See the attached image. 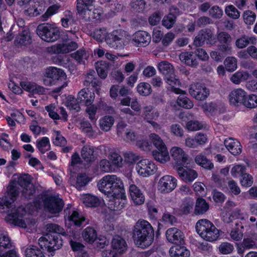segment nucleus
Segmentation results:
<instances>
[{
	"label": "nucleus",
	"mask_w": 257,
	"mask_h": 257,
	"mask_svg": "<svg viewBox=\"0 0 257 257\" xmlns=\"http://www.w3.org/2000/svg\"><path fill=\"white\" fill-rule=\"evenodd\" d=\"M32 183L31 176L28 174L21 175L18 181H12L7 188V194L0 198V212L9 213L6 217V221L10 224L17 225L22 228L27 227L25 221L21 218L26 214V210L24 207L19 206L17 209L13 208L14 203L20 191L18 185L25 187Z\"/></svg>",
	"instance_id": "nucleus-1"
},
{
	"label": "nucleus",
	"mask_w": 257,
	"mask_h": 257,
	"mask_svg": "<svg viewBox=\"0 0 257 257\" xmlns=\"http://www.w3.org/2000/svg\"><path fill=\"white\" fill-rule=\"evenodd\" d=\"M133 238L139 247L145 248L150 246L154 238V230L151 224L145 220H139L133 229Z\"/></svg>",
	"instance_id": "nucleus-2"
},
{
	"label": "nucleus",
	"mask_w": 257,
	"mask_h": 257,
	"mask_svg": "<svg viewBox=\"0 0 257 257\" xmlns=\"http://www.w3.org/2000/svg\"><path fill=\"white\" fill-rule=\"evenodd\" d=\"M97 186L99 190L107 196H121V191L124 190L122 181L116 175L104 176L99 180Z\"/></svg>",
	"instance_id": "nucleus-3"
},
{
	"label": "nucleus",
	"mask_w": 257,
	"mask_h": 257,
	"mask_svg": "<svg viewBox=\"0 0 257 257\" xmlns=\"http://www.w3.org/2000/svg\"><path fill=\"white\" fill-rule=\"evenodd\" d=\"M196 229L199 235L204 239L213 241L219 236V230L207 219H201L196 224Z\"/></svg>",
	"instance_id": "nucleus-4"
},
{
	"label": "nucleus",
	"mask_w": 257,
	"mask_h": 257,
	"mask_svg": "<svg viewBox=\"0 0 257 257\" xmlns=\"http://www.w3.org/2000/svg\"><path fill=\"white\" fill-rule=\"evenodd\" d=\"M62 242V239L59 235L52 236L48 234L41 237L38 242L41 248L52 253L61 248Z\"/></svg>",
	"instance_id": "nucleus-5"
},
{
	"label": "nucleus",
	"mask_w": 257,
	"mask_h": 257,
	"mask_svg": "<svg viewBox=\"0 0 257 257\" xmlns=\"http://www.w3.org/2000/svg\"><path fill=\"white\" fill-rule=\"evenodd\" d=\"M37 33L42 40L48 42H52L59 37L60 32L56 27L49 24H42L38 26Z\"/></svg>",
	"instance_id": "nucleus-6"
},
{
	"label": "nucleus",
	"mask_w": 257,
	"mask_h": 257,
	"mask_svg": "<svg viewBox=\"0 0 257 257\" xmlns=\"http://www.w3.org/2000/svg\"><path fill=\"white\" fill-rule=\"evenodd\" d=\"M46 76L49 78L56 81L60 86L55 89L54 92L58 93L62 88L67 86V76L65 73L61 69L56 67H49L46 71Z\"/></svg>",
	"instance_id": "nucleus-7"
},
{
	"label": "nucleus",
	"mask_w": 257,
	"mask_h": 257,
	"mask_svg": "<svg viewBox=\"0 0 257 257\" xmlns=\"http://www.w3.org/2000/svg\"><path fill=\"white\" fill-rule=\"evenodd\" d=\"M127 34L122 30L113 31L107 35L106 39L107 43L113 48H122L125 45Z\"/></svg>",
	"instance_id": "nucleus-8"
},
{
	"label": "nucleus",
	"mask_w": 257,
	"mask_h": 257,
	"mask_svg": "<svg viewBox=\"0 0 257 257\" xmlns=\"http://www.w3.org/2000/svg\"><path fill=\"white\" fill-rule=\"evenodd\" d=\"M45 209L48 212L55 214L60 212L64 206L63 200L56 196H48L44 200Z\"/></svg>",
	"instance_id": "nucleus-9"
},
{
	"label": "nucleus",
	"mask_w": 257,
	"mask_h": 257,
	"mask_svg": "<svg viewBox=\"0 0 257 257\" xmlns=\"http://www.w3.org/2000/svg\"><path fill=\"white\" fill-rule=\"evenodd\" d=\"M189 93L196 99L202 101L206 99L210 91L204 84L196 83L190 85Z\"/></svg>",
	"instance_id": "nucleus-10"
},
{
	"label": "nucleus",
	"mask_w": 257,
	"mask_h": 257,
	"mask_svg": "<svg viewBox=\"0 0 257 257\" xmlns=\"http://www.w3.org/2000/svg\"><path fill=\"white\" fill-rule=\"evenodd\" d=\"M136 169L139 175L143 177H148L155 172L156 166L152 161L143 159L137 164Z\"/></svg>",
	"instance_id": "nucleus-11"
},
{
	"label": "nucleus",
	"mask_w": 257,
	"mask_h": 257,
	"mask_svg": "<svg viewBox=\"0 0 257 257\" xmlns=\"http://www.w3.org/2000/svg\"><path fill=\"white\" fill-rule=\"evenodd\" d=\"M205 41L207 44L211 45H214L216 42L213 34L210 30L200 31L194 39V45L196 47H200Z\"/></svg>",
	"instance_id": "nucleus-12"
},
{
	"label": "nucleus",
	"mask_w": 257,
	"mask_h": 257,
	"mask_svg": "<svg viewBox=\"0 0 257 257\" xmlns=\"http://www.w3.org/2000/svg\"><path fill=\"white\" fill-rule=\"evenodd\" d=\"M177 186V180L170 175L162 177L158 183V189L161 192L168 193L172 191Z\"/></svg>",
	"instance_id": "nucleus-13"
},
{
	"label": "nucleus",
	"mask_w": 257,
	"mask_h": 257,
	"mask_svg": "<svg viewBox=\"0 0 257 257\" xmlns=\"http://www.w3.org/2000/svg\"><path fill=\"white\" fill-rule=\"evenodd\" d=\"M61 23L62 26L64 28H69L70 26L73 27V29L71 28L70 30H68V34H67V37L69 36L71 39H73V38L71 37V35H72L74 37H76L75 23L73 14L70 11H66L65 12V16L61 19Z\"/></svg>",
	"instance_id": "nucleus-14"
},
{
	"label": "nucleus",
	"mask_w": 257,
	"mask_h": 257,
	"mask_svg": "<svg viewBox=\"0 0 257 257\" xmlns=\"http://www.w3.org/2000/svg\"><path fill=\"white\" fill-rule=\"evenodd\" d=\"M124 190L121 191V196L117 195H111V197L109 199L108 202V207L112 210H120L122 209L125 204V196L124 193Z\"/></svg>",
	"instance_id": "nucleus-15"
},
{
	"label": "nucleus",
	"mask_w": 257,
	"mask_h": 257,
	"mask_svg": "<svg viewBox=\"0 0 257 257\" xmlns=\"http://www.w3.org/2000/svg\"><path fill=\"white\" fill-rule=\"evenodd\" d=\"M167 240L172 243L182 244L184 241V234L179 229L173 227L168 229L166 232Z\"/></svg>",
	"instance_id": "nucleus-16"
},
{
	"label": "nucleus",
	"mask_w": 257,
	"mask_h": 257,
	"mask_svg": "<svg viewBox=\"0 0 257 257\" xmlns=\"http://www.w3.org/2000/svg\"><path fill=\"white\" fill-rule=\"evenodd\" d=\"M228 97L231 104L239 106L243 104L246 98V92L241 88L235 89L231 91Z\"/></svg>",
	"instance_id": "nucleus-17"
},
{
	"label": "nucleus",
	"mask_w": 257,
	"mask_h": 257,
	"mask_svg": "<svg viewBox=\"0 0 257 257\" xmlns=\"http://www.w3.org/2000/svg\"><path fill=\"white\" fill-rule=\"evenodd\" d=\"M151 35L147 32L139 31L136 32L133 37V42L137 46H146L150 43Z\"/></svg>",
	"instance_id": "nucleus-18"
},
{
	"label": "nucleus",
	"mask_w": 257,
	"mask_h": 257,
	"mask_svg": "<svg viewBox=\"0 0 257 257\" xmlns=\"http://www.w3.org/2000/svg\"><path fill=\"white\" fill-rule=\"evenodd\" d=\"M172 157L178 165H183L188 160V155L178 147H174L170 150Z\"/></svg>",
	"instance_id": "nucleus-19"
},
{
	"label": "nucleus",
	"mask_w": 257,
	"mask_h": 257,
	"mask_svg": "<svg viewBox=\"0 0 257 257\" xmlns=\"http://www.w3.org/2000/svg\"><path fill=\"white\" fill-rule=\"evenodd\" d=\"M224 144L228 151L234 156L238 155L242 152L240 142L234 139L229 138L225 140Z\"/></svg>",
	"instance_id": "nucleus-20"
},
{
	"label": "nucleus",
	"mask_w": 257,
	"mask_h": 257,
	"mask_svg": "<svg viewBox=\"0 0 257 257\" xmlns=\"http://www.w3.org/2000/svg\"><path fill=\"white\" fill-rule=\"evenodd\" d=\"M177 171L179 176L186 182H191L198 176L197 173L194 170L184 168L182 167L177 168Z\"/></svg>",
	"instance_id": "nucleus-21"
},
{
	"label": "nucleus",
	"mask_w": 257,
	"mask_h": 257,
	"mask_svg": "<svg viewBox=\"0 0 257 257\" xmlns=\"http://www.w3.org/2000/svg\"><path fill=\"white\" fill-rule=\"evenodd\" d=\"M77 98L79 103H83L85 105H90L94 100L95 94L90 92L88 88H83L78 92Z\"/></svg>",
	"instance_id": "nucleus-22"
},
{
	"label": "nucleus",
	"mask_w": 257,
	"mask_h": 257,
	"mask_svg": "<svg viewBox=\"0 0 257 257\" xmlns=\"http://www.w3.org/2000/svg\"><path fill=\"white\" fill-rule=\"evenodd\" d=\"M83 84L86 87H92L96 88L101 85V81L97 78L96 72L93 70H89L85 75Z\"/></svg>",
	"instance_id": "nucleus-23"
},
{
	"label": "nucleus",
	"mask_w": 257,
	"mask_h": 257,
	"mask_svg": "<svg viewBox=\"0 0 257 257\" xmlns=\"http://www.w3.org/2000/svg\"><path fill=\"white\" fill-rule=\"evenodd\" d=\"M129 192L134 203L137 205H141L144 203L145 196L139 188L134 184L130 186Z\"/></svg>",
	"instance_id": "nucleus-24"
},
{
	"label": "nucleus",
	"mask_w": 257,
	"mask_h": 257,
	"mask_svg": "<svg viewBox=\"0 0 257 257\" xmlns=\"http://www.w3.org/2000/svg\"><path fill=\"white\" fill-rule=\"evenodd\" d=\"M165 80L167 84L171 86V91L176 94H181L183 91L175 86H179L180 81L175 75L174 71L164 76Z\"/></svg>",
	"instance_id": "nucleus-25"
},
{
	"label": "nucleus",
	"mask_w": 257,
	"mask_h": 257,
	"mask_svg": "<svg viewBox=\"0 0 257 257\" xmlns=\"http://www.w3.org/2000/svg\"><path fill=\"white\" fill-rule=\"evenodd\" d=\"M179 58L181 62L191 67H195L198 64L196 55L191 52L182 53L179 55Z\"/></svg>",
	"instance_id": "nucleus-26"
},
{
	"label": "nucleus",
	"mask_w": 257,
	"mask_h": 257,
	"mask_svg": "<svg viewBox=\"0 0 257 257\" xmlns=\"http://www.w3.org/2000/svg\"><path fill=\"white\" fill-rule=\"evenodd\" d=\"M111 245L119 253H123L127 249V244L125 240L120 236H115L111 242Z\"/></svg>",
	"instance_id": "nucleus-27"
},
{
	"label": "nucleus",
	"mask_w": 257,
	"mask_h": 257,
	"mask_svg": "<svg viewBox=\"0 0 257 257\" xmlns=\"http://www.w3.org/2000/svg\"><path fill=\"white\" fill-rule=\"evenodd\" d=\"M171 257H189L190 251L184 246L178 245L172 246L169 250Z\"/></svg>",
	"instance_id": "nucleus-28"
},
{
	"label": "nucleus",
	"mask_w": 257,
	"mask_h": 257,
	"mask_svg": "<svg viewBox=\"0 0 257 257\" xmlns=\"http://www.w3.org/2000/svg\"><path fill=\"white\" fill-rule=\"evenodd\" d=\"M32 43V38L29 31L24 30L19 33L15 40L16 45L27 46Z\"/></svg>",
	"instance_id": "nucleus-29"
},
{
	"label": "nucleus",
	"mask_w": 257,
	"mask_h": 257,
	"mask_svg": "<svg viewBox=\"0 0 257 257\" xmlns=\"http://www.w3.org/2000/svg\"><path fill=\"white\" fill-rule=\"evenodd\" d=\"M152 154L154 158L161 163H165L170 160L167 148L154 150L152 151Z\"/></svg>",
	"instance_id": "nucleus-30"
},
{
	"label": "nucleus",
	"mask_w": 257,
	"mask_h": 257,
	"mask_svg": "<svg viewBox=\"0 0 257 257\" xmlns=\"http://www.w3.org/2000/svg\"><path fill=\"white\" fill-rule=\"evenodd\" d=\"M81 156L84 161L87 163L94 161L95 157L93 148L90 146H84L81 150Z\"/></svg>",
	"instance_id": "nucleus-31"
},
{
	"label": "nucleus",
	"mask_w": 257,
	"mask_h": 257,
	"mask_svg": "<svg viewBox=\"0 0 257 257\" xmlns=\"http://www.w3.org/2000/svg\"><path fill=\"white\" fill-rule=\"evenodd\" d=\"M82 235L83 239L89 243L94 242L97 237L96 231L91 227H86L83 231Z\"/></svg>",
	"instance_id": "nucleus-32"
},
{
	"label": "nucleus",
	"mask_w": 257,
	"mask_h": 257,
	"mask_svg": "<svg viewBox=\"0 0 257 257\" xmlns=\"http://www.w3.org/2000/svg\"><path fill=\"white\" fill-rule=\"evenodd\" d=\"M93 0H77L76 10L79 15H85L90 11L89 7L92 6Z\"/></svg>",
	"instance_id": "nucleus-33"
},
{
	"label": "nucleus",
	"mask_w": 257,
	"mask_h": 257,
	"mask_svg": "<svg viewBox=\"0 0 257 257\" xmlns=\"http://www.w3.org/2000/svg\"><path fill=\"white\" fill-rule=\"evenodd\" d=\"M195 162L199 165L207 170H211L214 165L213 163L202 154L197 155L195 158Z\"/></svg>",
	"instance_id": "nucleus-34"
},
{
	"label": "nucleus",
	"mask_w": 257,
	"mask_h": 257,
	"mask_svg": "<svg viewBox=\"0 0 257 257\" xmlns=\"http://www.w3.org/2000/svg\"><path fill=\"white\" fill-rule=\"evenodd\" d=\"M114 122V118L109 115H106L99 120V126L100 128L105 132L110 130Z\"/></svg>",
	"instance_id": "nucleus-35"
},
{
	"label": "nucleus",
	"mask_w": 257,
	"mask_h": 257,
	"mask_svg": "<svg viewBox=\"0 0 257 257\" xmlns=\"http://www.w3.org/2000/svg\"><path fill=\"white\" fill-rule=\"evenodd\" d=\"M109 64L105 61H100L96 63V70L99 77L105 79L107 76Z\"/></svg>",
	"instance_id": "nucleus-36"
},
{
	"label": "nucleus",
	"mask_w": 257,
	"mask_h": 257,
	"mask_svg": "<svg viewBox=\"0 0 257 257\" xmlns=\"http://www.w3.org/2000/svg\"><path fill=\"white\" fill-rule=\"evenodd\" d=\"M249 75L247 72L237 71L232 75L230 81L234 84H238L248 79Z\"/></svg>",
	"instance_id": "nucleus-37"
},
{
	"label": "nucleus",
	"mask_w": 257,
	"mask_h": 257,
	"mask_svg": "<svg viewBox=\"0 0 257 257\" xmlns=\"http://www.w3.org/2000/svg\"><path fill=\"white\" fill-rule=\"evenodd\" d=\"M209 208V205L206 201L202 198L197 200L195 208V213L196 215L202 214L206 212Z\"/></svg>",
	"instance_id": "nucleus-38"
},
{
	"label": "nucleus",
	"mask_w": 257,
	"mask_h": 257,
	"mask_svg": "<svg viewBox=\"0 0 257 257\" xmlns=\"http://www.w3.org/2000/svg\"><path fill=\"white\" fill-rule=\"evenodd\" d=\"M26 257H45L42 251L35 245H30L25 251Z\"/></svg>",
	"instance_id": "nucleus-39"
},
{
	"label": "nucleus",
	"mask_w": 257,
	"mask_h": 257,
	"mask_svg": "<svg viewBox=\"0 0 257 257\" xmlns=\"http://www.w3.org/2000/svg\"><path fill=\"white\" fill-rule=\"evenodd\" d=\"M130 5L132 11L142 13L146 9V2L145 0H132Z\"/></svg>",
	"instance_id": "nucleus-40"
},
{
	"label": "nucleus",
	"mask_w": 257,
	"mask_h": 257,
	"mask_svg": "<svg viewBox=\"0 0 257 257\" xmlns=\"http://www.w3.org/2000/svg\"><path fill=\"white\" fill-rule=\"evenodd\" d=\"M82 202L87 207H97L99 205V200L96 197L86 194L83 196Z\"/></svg>",
	"instance_id": "nucleus-41"
},
{
	"label": "nucleus",
	"mask_w": 257,
	"mask_h": 257,
	"mask_svg": "<svg viewBox=\"0 0 257 257\" xmlns=\"http://www.w3.org/2000/svg\"><path fill=\"white\" fill-rule=\"evenodd\" d=\"M193 200L191 198H186L180 206L179 211L182 214H188L193 209Z\"/></svg>",
	"instance_id": "nucleus-42"
},
{
	"label": "nucleus",
	"mask_w": 257,
	"mask_h": 257,
	"mask_svg": "<svg viewBox=\"0 0 257 257\" xmlns=\"http://www.w3.org/2000/svg\"><path fill=\"white\" fill-rule=\"evenodd\" d=\"M46 229L47 231L61 234L64 236L67 235L64 228L60 225L55 223H48L46 225Z\"/></svg>",
	"instance_id": "nucleus-43"
},
{
	"label": "nucleus",
	"mask_w": 257,
	"mask_h": 257,
	"mask_svg": "<svg viewBox=\"0 0 257 257\" xmlns=\"http://www.w3.org/2000/svg\"><path fill=\"white\" fill-rule=\"evenodd\" d=\"M255 41V38L253 37L243 36L236 41L235 44L238 48H243L249 43L254 44Z\"/></svg>",
	"instance_id": "nucleus-44"
},
{
	"label": "nucleus",
	"mask_w": 257,
	"mask_h": 257,
	"mask_svg": "<svg viewBox=\"0 0 257 257\" xmlns=\"http://www.w3.org/2000/svg\"><path fill=\"white\" fill-rule=\"evenodd\" d=\"M150 139L152 143H153L156 148L157 150L167 148L163 141L159 135L154 133L151 134L150 135Z\"/></svg>",
	"instance_id": "nucleus-45"
},
{
	"label": "nucleus",
	"mask_w": 257,
	"mask_h": 257,
	"mask_svg": "<svg viewBox=\"0 0 257 257\" xmlns=\"http://www.w3.org/2000/svg\"><path fill=\"white\" fill-rule=\"evenodd\" d=\"M158 68L159 71L164 76L174 71L173 65L166 61L160 62L158 65Z\"/></svg>",
	"instance_id": "nucleus-46"
},
{
	"label": "nucleus",
	"mask_w": 257,
	"mask_h": 257,
	"mask_svg": "<svg viewBox=\"0 0 257 257\" xmlns=\"http://www.w3.org/2000/svg\"><path fill=\"white\" fill-rule=\"evenodd\" d=\"M178 105L186 109H190L193 106L192 101L184 95H180L177 100Z\"/></svg>",
	"instance_id": "nucleus-47"
},
{
	"label": "nucleus",
	"mask_w": 257,
	"mask_h": 257,
	"mask_svg": "<svg viewBox=\"0 0 257 257\" xmlns=\"http://www.w3.org/2000/svg\"><path fill=\"white\" fill-rule=\"evenodd\" d=\"M37 147L39 150L44 154L50 148V142L47 137H43L41 140L37 141Z\"/></svg>",
	"instance_id": "nucleus-48"
},
{
	"label": "nucleus",
	"mask_w": 257,
	"mask_h": 257,
	"mask_svg": "<svg viewBox=\"0 0 257 257\" xmlns=\"http://www.w3.org/2000/svg\"><path fill=\"white\" fill-rule=\"evenodd\" d=\"M224 64L228 71L233 72L237 68V60L235 57H227L224 60Z\"/></svg>",
	"instance_id": "nucleus-49"
},
{
	"label": "nucleus",
	"mask_w": 257,
	"mask_h": 257,
	"mask_svg": "<svg viewBox=\"0 0 257 257\" xmlns=\"http://www.w3.org/2000/svg\"><path fill=\"white\" fill-rule=\"evenodd\" d=\"M225 13L228 17L232 19L236 20L240 17V12L233 5H229L226 7Z\"/></svg>",
	"instance_id": "nucleus-50"
},
{
	"label": "nucleus",
	"mask_w": 257,
	"mask_h": 257,
	"mask_svg": "<svg viewBox=\"0 0 257 257\" xmlns=\"http://www.w3.org/2000/svg\"><path fill=\"white\" fill-rule=\"evenodd\" d=\"M139 93L143 96H148L152 92L151 85L146 82L140 83L137 86Z\"/></svg>",
	"instance_id": "nucleus-51"
},
{
	"label": "nucleus",
	"mask_w": 257,
	"mask_h": 257,
	"mask_svg": "<svg viewBox=\"0 0 257 257\" xmlns=\"http://www.w3.org/2000/svg\"><path fill=\"white\" fill-rule=\"evenodd\" d=\"M144 109V117L147 120L157 118L159 115V113L157 111L152 112L154 109L153 106H146Z\"/></svg>",
	"instance_id": "nucleus-52"
},
{
	"label": "nucleus",
	"mask_w": 257,
	"mask_h": 257,
	"mask_svg": "<svg viewBox=\"0 0 257 257\" xmlns=\"http://www.w3.org/2000/svg\"><path fill=\"white\" fill-rule=\"evenodd\" d=\"M243 105L245 107L252 108L257 106V95L250 94L246 95V98L243 101Z\"/></svg>",
	"instance_id": "nucleus-53"
},
{
	"label": "nucleus",
	"mask_w": 257,
	"mask_h": 257,
	"mask_svg": "<svg viewBox=\"0 0 257 257\" xmlns=\"http://www.w3.org/2000/svg\"><path fill=\"white\" fill-rule=\"evenodd\" d=\"M246 172L245 166L241 165H235L231 170V174L234 177H242Z\"/></svg>",
	"instance_id": "nucleus-54"
},
{
	"label": "nucleus",
	"mask_w": 257,
	"mask_h": 257,
	"mask_svg": "<svg viewBox=\"0 0 257 257\" xmlns=\"http://www.w3.org/2000/svg\"><path fill=\"white\" fill-rule=\"evenodd\" d=\"M79 101L78 98L75 99L74 97L69 96L67 101H66V106L70 109L74 110L78 112L80 109V107L79 104Z\"/></svg>",
	"instance_id": "nucleus-55"
},
{
	"label": "nucleus",
	"mask_w": 257,
	"mask_h": 257,
	"mask_svg": "<svg viewBox=\"0 0 257 257\" xmlns=\"http://www.w3.org/2000/svg\"><path fill=\"white\" fill-rule=\"evenodd\" d=\"M107 32L106 28H100L95 29L93 33V38L99 41H102L104 39H106V34Z\"/></svg>",
	"instance_id": "nucleus-56"
},
{
	"label": "nucleus",
	"mask_w": 257,
	"mask_h": 257,
	"mask_svg": "<svg viewBox=\"0 0 257 257\" xmlns=\"http://www.w3.org/2000/svg\"><path fill=\"white\" fill-rule=\"evenodd\" d=\"M70 220L73 222L75 225L80 227L86 219L84 216L80 215L78 212L73 211L70 216Z\"/></svg>",
	"instance_id": "nucleus-57"
},
{
	"label": "nucleus",
	"mask_w": 257,
	"mask_h": 257,
	"mask_svg": "<svg viewBox=\"0 0 257 257\" xmlns=\"http://www.w3.org/2000/svg\"><path fill=\"white\" fill-rule=\"evenodd\" d=\"M176 21V18L171 15L168 14L164 16L162 21V25L167 29H171L173 27Z\"/></svg>",
	"instance_id": "nucleus-58"
},
{
	"label": "nucleus",
	"mask_w": 257,
	"mask_h": 257,
	"mask_svg": "<svg viewBox=\"0 0 257 257\" xmlns=\"http://www.w3.org/2000/svg\"><path fill=\"white\" fill-rule=\"evenodd\" d=\"M12 246L11 239L8 235L5 233L0 232V247L9 248Z\"/></svg>",
	"instance_id": "nucleus-59"
},
{
	"label": "nucleus",
	"mask_w": 257,
	"mask_h": 257,
	"mask_svg": "<svg viewBox=\"0 0 257 257\" xmlns=\"http://www.w3.org/2000/svg\"><path fill=\"white\" fill-rule=\"evenodd\" d=\"M110 159L112 163L118 167H120L122 165V158L115 151H112L109 154Z\"/></svg>",
	"instance_id": "nucleus-60"
},
{
	"label": "nucleus",
	"mask_w": 257,
	"mask_h": 257,
	"mask_svg": "<svg viewBox=\"0 0 257 257\" xmlns=\"http://www.w3.org/2000/svg\"><path fill=\"white\" fill-rule=\"evenodd\" d=\"M87 106L85 111L88 115L89 118L92 121L95 122L96 120V113L97 110V107L94 104L90 105H85Z\"/></svg>",
	"instance_id": "nucleus-61"
},
{
	"label": "nucleus",
	"mask_w": 257,
	"mask_h": 257,
	"mask_svg": "<svg viewBox=\"0 0 257 257\" xmlns=\"http://www.w3.org/2000/svg\"><path fill=\"white\" fill-rule=\"evenodd\" d=\"M162 14L159 11H156L153 13L149 18L148 21L151 26H156L159 24Z\"/></svg>",
	"instance_id": "nucleus-62"
},
{
	"label": "nucleus",
	"mask_w": 257,
	"mask_h": 257,
	"mask_svg": "<svg viewBox=\"0 0 257 257\" xmlns=\"http://www.w3.org/2000/svg\"><path fill=\"white\" fill-rule=\"evenodd\" d=\"M243 18L244 22L247 25H252L256 19V15L251 11H246L243 13Z\"/></svg>",
	"instance_id": "nucleus-63"
},
{
	"label": "nucleus",
	"mask_w": 257,
	"mask_h": 257,
	"mask_svg": "<svg viewBox=\"0 0 257 257\" xmlns=\"http://www.w3.org/2000/svg\"><path fill=\"white\" fill-rule=\"evenodd\" d=\"M88 181L89 180L86 175L80 174L77 176L75 187L78 190H81V188L85 186Z\"/></svg>",
	"instance_id": "nucleus-64"
}]
</instances>
